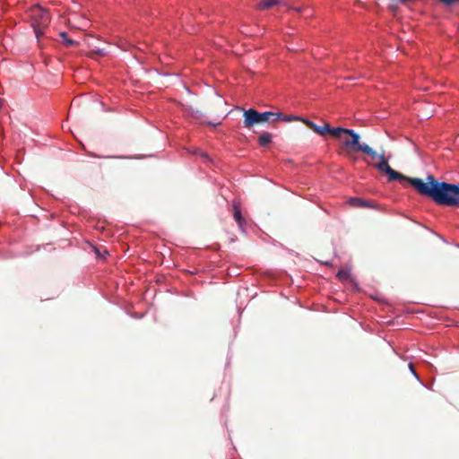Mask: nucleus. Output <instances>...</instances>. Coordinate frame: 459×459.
<instances>
[{"label":"nucleus","mask_w":459,"mask_h":459,"mask_svg":"<svg viewBox=\"0 0 459 459\" xmlns=\"http://www.w3.org/2000/svg\"><path fill=\"white\" fill-rule=\"evenodd\" d=\"M349 204L353 206H357V207H368V203L365 200L359 198V197L350 198Z\"/></svg>","instance_id":"6e6552de"},{"label":"nucleus","mask_w":459,"mask_h":459,"mask_svg":"<svg viewBox=\"0 0 459 459\" xmlns=\"http://www.w3.org/2000/svg\"><path fill=\"white\" fill-rule=\"evenodd\" d=\"M346 134H349L351 139H345L343 141V144L345 147H353V149L357 152H359V146H363V143H359V134L358 133H356L354 130L352 129H348L347 128V131H346Z\"/></svg>","instance_id":"20e7f679"},{"label":"nucleus","mask_w":459,"mask_h":459,"mask_svg":"<svg viewBox=\"0 0 459 459\" xmlns=\"http://www.w3.org/2000/svg\"><path fill=\"white\" fill-rule=\"evenodd\" d=\"M201 156H202V157H204V158H207V157H208V156H207V154H206V153H204V152H202V153H201Z\"/></svg>","instance_id":"f3484780"},{"label":"nucleus","mask_w":459,"mask_h":459,"mask_svg":"<svg viewBox=\"0 0 459 459\" xmlns=\"http://www.w3.org/2000/svg\"><path fill=\"white\" fill-rule=\"evenodd\" d=\"M346 131H347V128L331 127L330 126V131H328V134H331L332 135H333L337 138H342V134H346Z\"/></svg>","instance_id":"1a4fd4ad"},{"label":"nucleus","mask_w":459,"mask_h":459,"mask_svg":"<svg viewBox=\"0 0 459 459\" xmlns=\"http://www.w3.org/2000/svg\"><path fill=\"white\" fill-rule=\"evenodd\" d=\"M337 278H339L340 280H346L349 276V273L347 271H344V270H341L337 273L336 274Z\"/></svg>","instance_id":"2eb2a0df"},{"label":"nucleus","mask_w":459,"mask_h":459,"mask_svg":"<svg viewBox=\"0 0 459 459\" xmlns=\"http://www.w3.org/2000/svg\"><path fill=\"white\" fill-rule=\"evenodd\" d=\"M409 368H410V371L411 372V374L415 377V378H416L417 380L420 381V377H419L418 373L416 372V370H415L414 366H413V364H412V363H410V364H409Z\"/></svg>","instance_id":"dca6fc26"},{"label":"nucleus","mask_w":459,"mask_h":459,"mask_svg":"<svg viewBox=\"0 0 459 459\" xmlns=\"http://www.w3.org/2000/svg\"><path fill=\"white\" fill-rule=\"evenodd\" d=\"M280 119H281L283 121H286V122H290V121H293V120H299V118L298 117H295V116H283L282 114H281Z\"/></svg>","instance_id":"4468645a"},{"label":"nucleus","mask_w":459,"mask_h":459,"mask_svg":"<svg viewBox=\"0 0 459 459\" xmlns=\"http://www.w3.org/2000/svg\"><path fill=\"white\" fill-rule=\"evenodd\" d=\"M328 131H330V126L328 124H326L324 126H319L317 134H319L321 135H325L326 133H328Z\"/></svg>","instance_id":"ddd939ff"},{"label":"nucleus","mask_w":459,"mask_h":459,"mask_svg":"<svg viewBox=\"0 0 459 459\" xmlns=\"http://www.w3.org/2000/svg\"><path fill=\"white\" fill-rule=\"evenodd\" d=\"M278 0H263L259 3L258 8L259 9H269L273 7V5L277 4Z\"/></svg>","instance_id":"9d476101"},{"label":"nucleus","mask_w":459,"mask_h":459,"mask_svg":"<svg viewBox=\"0 0 459 459\" xmlns=\"http://www.w3.org/2000/svg\"><path fill=\"white\" fill-rule=\"evenodd\" d=\"M379 160L376 168L380 172H385L389 181L408 182L419 194L431 198L438 205L459 206V184L439 182L432 175L427 177V182L418 178H407L389 166L384 153L379 154Z\"/></svg>","instance_id":"f257e3e1"},{"label":"nucleus","mask_w":459,"mask_h":459,"mask_svg":"<svg viewBox=\"0 0 459 459\" xmlns=\"http://www.w3.org/2000/svg\"><path fill=\"white\" fill-rule=\"evenodd\" d=\"M359 152H362L368 156H370L373 160L376 158H379V155L375 152L371 147H369L368 144L363 143V146H359Z\"/></svg>","instance_id":"423d86ee"},{"label":"nucleus","mask_w":459,"mask_h":459,"mask_svg":"<svg viewBox=\"0 0 459 459\" xmlns=\"http://www.w3.org/2000/svg\"><path fill=\"white\" fill-rule=\"evenodd\" d=\"M233 210H234V212H233L234 219L237 221L238 227L242 229L245 220L242 216L240 207L237 204H234Z\"/></svg>","instance_id":"39448f33"},{"label":"nucleus","mask_w":459,"mask_h":459,"mask_svg":"<svg viewBox=\"0 0 459 459\" xmlns=\"http://www.w3.org/2000/svg\"><path fill=\"white\" fill-rule=\"evenodd\" d=\"M303 122L309 126V128H311L313 131H315L316 133H317V130L319 128V126L316 125L315 123H313L312 121L308 120V119H303Z\"/></svg>","instance_id":"f8f14e48"},{"label":"nucleus","mask_w":459,"mask_h":459,"mask_svg":"<svg viewBox=\"0 0 459 459\" xmlns=\"http://www.w3.org/2000/svg\"><path fill=\"white\" fill-rule=\"evenodd\" d=\"M31 26L38 40L44 35L45 29L50 22V15L48 10L39 5H34L29 10Z\"/></svg>","instance_id":"f03ea898"},{"label":"nucleus","mask_w":459,"mask_h":459,"mask_svg":"<svg viewBox=\"0 0 459 459\" xmlns=\"http://www.w3.org/2000/svg\"><path fill=\"white\" fill-rule=\"evenodd\" d=\"M281 117V113H275L272 111L258 112L254 108H249L244 113V126L246 128H251L255 124L277 121Z\"/></svg>","instance_id":"7ed1b4c3"},{"label":"nucleus","mask_w":459,"mask_h":459,"mask_svg":"<svg viewBox=\"0 0 459 459\" xmlns=\"http://www.w3.org/2000/svg\"><path fill=\"white\" fill-rule=\"evenodd\" d=\"M272 142V134L269 133H264L258 137V143L261 146H266Z\"/></svg>","instance_id":"0eeeda50"},{"label":"nucleus","mask_w":459,"mask_h":459,"mask_svg":"<svg viewBox=\"0 0 459 459\" xmlns=\"http://www.w3.org/2000/svg\"><path fill=\"white\" fill-rule=\"evenodd\" d=\"M59 36L61 37V39H62V40H63L64 44H65L66 47H72V46H74V45H75V44H76V42H75L74 39H69V38H68L67 33H66V32H65V31L60 32V33H59Z\"/></svg>","instance_id":"9b49d317"}]
</instances>
